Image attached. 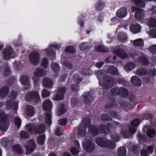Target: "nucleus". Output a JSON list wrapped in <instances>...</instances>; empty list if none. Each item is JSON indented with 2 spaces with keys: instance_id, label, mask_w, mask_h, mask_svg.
<instances>
[{
  "instance_id": "obj_1",
  "label": "nucleus",
  "mask_w": 156,
  "mask_h": 156,
  "mask_svg": "<svg viewBox=\"0 0 156 156\" xmlns=\"http://www.w3.org/2000/svg\"><path fill=\"white\" fill-rule=\"evenodd\" d=\"M45 128L44 125L43 124L35 125L29 123L25 126V129L28 131L31 134L43 133L45 131Z\"/></svg>"
},
{
  "instance_id": "obj_2",
  "label": "nucleus",
  "mask_w": 156,
  "mask_h": 156,
  "mask_svg": "<svg viewBox=\"0 0 156 156\" xmlns=\"http://www.w3.org/2000/svg\"><path fill=\"white\" fill-rule=\"evenodd\" d=\"M83 125H80L79 127L78 131L76 134L79 138L84 137L86 134V126L89 125L90 123V120L88 118H84L83 120Z\"/></svg>"
},
{
  "instance_id": "obj_3",
  "label": "nucleus",
  "mask_w": 156,
  "mask_h": 156,
  "mask_svg": "<svg viewBox=\"0 0 156 156\" xmlns=\"http://www.w3.org/2000/svg\"><path fill=\"white\" fill-rule=\"evenodd\" d=\"M0 129L6 131L9 125L7 115L2 111H0Z\"/></svg>"
},
{
  "instance_id": "obj_4",
  "label": "nucleus",
  "mask_w": 156,
  "mask_h": 156,
  "mask_svg": "<svg viewBox=\"0 0 156 156\" xmlns=\"http://www.w3.org/2000/svg\"><path fill=\"white\" fill-rule=\"evenodd\" d=\"M25 99L27 101H32L37 103L39 101L40 97L38 92L36 90H34L29 92L26 94Z\"/></svg>"
},
{
  "instance_id": "obj_5",
  "label": "nucleus",
  "mask_w": 156,
  "mask_h": 156,
  "mask_svg": "<svg viewBox=\"0 0 156 156\" xmlns=\"http://www.w3.org/2000/svg\"><path fill=\"white\" fill-rule=\"evenodd\" d=\"M28 58L30 62L33 65H37L40 60L39 53L36 51H32L28 55Z\"/></svg>"
},
{
  "instance_id": "obj_6",
  "label": "nucleus",
  "mask_w": 156,
  "mask_h": 156,
  "mask_svg": "<svg viewBox=\"0 0 156 156\" xmlns=\"http://www.w3.org/2000/svg\"><path fill=\"white\" fill-rule=\"evenodd\" d=\"M46 71L41 67L37 68L35 71L34 73V76L33 77V80L35 84L37 83V80L36 77H40L44 76L46 74Z\"/></svg>"
},
{
  "instance_id": "obj_7",
  "label": "nucleus",
  "mask_w": 156,
  "mask_h": 156,
  "mask_svg": "<svg viewBox=\"0 0 156 156\" xmlns=\"http://www.w3.org/2000/svg\"><path fill=\"white\" fill-rule=\"evenodd\" d=\"M2 56L6 59H9L14 57V51L10 47L7 48L3 50L2 53Z\"/></svg>"
},
{
  "instance_id": "obj_8",
  "label": "nucleus",
  "mask_w": 156,
  "mask_h": 156,
  "mask_svg": "<svg viewBox=\"0 0 156 156\" xmlns=\"http://www.w3.org/2000/svg\"><path fill=\"white\" fill-rule=\"evenodd\" d=\"M36 147V144L33 140H30L27 142L26 145L25 146L26 149V154H29L33 151Z\"/></svg>"
},
{
  "instance_id": "obj_9",
  "label": "nucleus",
  "mask_w": 156,
  "mask_h": 156,
  "mask_svg": "<svg viewBox=\"0 0 156 156\" xmlns=\"http://www.w3.org/2000/svg\"><path fill=\"white\" fill-rule=\"evenodd\" d=\"M66 90V88L65 87H60L58 89L57 95L54 98V99L55 101H58L62 99Z\"/></svg>"
},
{
  "instance_id": "obj_10",
  "label": "nucleus",
  "mask_w": 156,
  "mask_h": 156,
  "mask_svg": "<svg viewBox=\"0 0 156 156\" xmlns=\"http://www.w3.org/2000/svg\"><path fill=\"white\" fill-rule=\"evenodd\" d=\"M82 145L84 150L88 152H92L94 151V147L93 143L90 141H84Z\"/></svg>"
},
{
  "instance_id": "obj_11",
  "label": "nucleus",
  "mask_w": 156,
  "mask_h": 156,
  "mask_svg": "<svg viewBox=\"0 0 156 156\" xmlns=\"http://www.w3.org/2000/svg\"><path fill=\"white\" fill-rule=\"evenodd\" d=\"M113 83L112 79L110 77H107L103 84V87L104 88L108 89L111 87Z\"/></svg>"
},
{
  "instance_id": "obj_12",
  "label": "nucleus",
  "mask_w": 156,
  "mask_h": 156,
  "mask_svg": "<svg viewBox=\"0 0 156 156\" xmlns=\"http://www.w3.org/2000/svg\"><path fill=\"white\" fill-rule=\"evenodd\" d=\"M140 123L139 120L138 119H135L131 122V126L129 127L130 132L134 134L136 132V128L134 126L139 125Z\"/></svg>"
},
{
  "instance_id": "obj_13",
  "label": "nucleus",
  "mask_w": 156,
  "mask_h": 156,
  "mask_svg": "<svg viewBox=\"0 0 156 156\" xmlns=\"http://www.w3.org/2000/svg\"><path fill=\"white\" fill-rule=\"evenodd\" d=\"M52 107V103L48 99H46L43 102V108L44 110L50 111Z\"/></svg>"
},
{
  "instance_id": "obj_14",
  "label": "nucleus",
  "mask_w": 156,
  "mask_h": 156,
  "mask_svg": "<svg viewBox=\"0 0 156 156\" xmlns=\"http://www.w3.org/2000/svg\"><path fill=\"white\" fill-rule=\"evenodd\" d=\"M128 37L126 33L120 32L118 34L117 39L121 42L124 43L127 41Z\"/></svg>"
},
{
  "instance_id": "obj_15",
  "label": "nucleus",
  "mask_w": 156,
  "mask_h": 156,
  "mask_svg": "<svg viewBox=\"0 0 156 156\" xmlns=\"http://www.w3.org/2000/svg\"><path fill=\"white\" fill-rule=\"evenodd\" d=\"M43 84L44 87L48 88H51L53 85L52 80L47 77L43 78Z\"/></svg>"
},
{
  "instance_id": "obj_16",
  "label": "nucleus",
  "mask_w": 156,
  "mask_h": 156,
  "mask_svg": "<svg viewBox=\"0 0 156 156\" xmlns=\"http://www.w3.org/2000/svg\"><path fill=\"white\" fill-rule=\"evenodd\" d=\"M115 54L119 56L122 58L124 59L128 57L125 52L122 49L119 48L115 51Z\"/></svg>"
},
{
  "instance_id": "obj_17",
  "label": "nucleus",
  "mask_w": 156,
  "mask_h": 156,
  "mask_svg": "<svg viewBox=\"0 0 156 156\" xmlns=\"http://www.w3.org/2000/svg\"><path fill=\"white\" fill-rule=\"evenodd\" d=\"M25 112L28 116H32L34 113V107L30 105L27 106L26 108Z\"/></svg>"
},
{
  "instance_id": "obj_18",
  "label": "nucleus",
  "mask_w": 156,
  "mask_h": 156,
  "mask_svg": "<svg viewBox=\"0 0 156 156\" xmlns=\"http://www.w3.org/2000/svg\"><path fill=\"white\" fill-rule=\"evenodd\" d=\"M130 30L133 33H137L140 31V26L139 24H132L130 26Z\"/></svg>"
},
{
  "instance_id": "obj_19",
  "label": "nucleus",
  "mask_w": 156,
  "mask_h": 156,
  "mask_svg": "<svg viewBox=\"0 0 156 156\" xmlns=\"http://www.w3.org/2000/svg\"><path fill=\"white\" fill-rule=\"evenodd\" d=\"M83 96L84 101L87 104H90L91 102L93 100V98L91 97L89 92L84 94Z\"/></svg>"
},
{
  "instance_id": "obj_20",
  "label": "nucleus",
  "mask_w": 156,
  "mask_h": 156,
  "mask_svg": "<svg viewBox=\"0 0 156 156\" xmlns=\"http://www.w3.org/2000/svg\"><path fill=\"white\" fill-rule=\"evenodd\" d=\"M127 11L126 8L122 7L119 9L116 13L117 16L120 18H123L126 15Z\"/></svg>"
},
{
  "instance_id": "obj_21",
  "label": "nucleus",
  "mask_w": 156,
  "mask_h": 156,
  "mask_svg": "<svg viewBox=\"0 0 156 156\" xmlns=\"http://www.w3.org/2000/svg\"><path fill=\"white\" fill-rule=\"evenodd\" d=\"M20 82L22 84L28 85L30 84L29 77L27 75H23L20 78Z\"/></svg>"
},
{
  "instance_id": "obj_22",
  "label": "nucleus",
  "mask_w": 156,
  "mask_h": 156,
  "mask_svg": "<svg viewBox=\"0 0 156 156\" xmlns=\"http://www.w3.org/2000/svg\"><path fill=\"white\" fill-rule=\"evenodd\" d=\"M9 92V88L7 86H4L0 89V95L1 97H6Z\"/></svg>"
},
{
  "instance_id": "obj_23",
  "label": "nucleus",
  "mask_w": 156,
  "mask_h": 156,
  "mask_svg": "<svg viewBox=\"0 0 156 156\" xmlns=\"http://www.w3.org/2000/svg\"><path fill=\"white\" fill-rule=\"evenodd\" d=\"M135 17L137 19L141 20L144 16V14L143 9H137L135 14Z\"/></svg>"
},
{
  "instance_id": "obj_24",
  "label": "nucleus",
  "mask_w": 156,
  "mask_h": 156,
  "mask_svg": "<svg viewBox=\"0 0 156 156\" xmlns=\"http://www.w3.org/2000/svg\"><path fill=\"white\" fill-rule=\"evenodd\" d=\"M61 45L57 44H55L49 46V48L46 51V53L47 55H50L51 54H54L53 48L56 49H59Z\"/></svg>"
},
{
  "instance_id": "obj_25",
  "label": "nucleus",
  "mask_w": 156,
  "mask_h": 156,
  "mask_svg": "<svg viewBox=\"0 0 156 156\" xmlns=\"http://www.w3.org/2000/svg\"><path fill=\"white\" fill-rule=\"evenodd\" d=\"M66 112V110L64 109V105L63 104H60L58 105L56 113L57 115L60 116L65 113Z\"/></svg>"
},
{
  "instance_id": "obj_26",
  "label": "nucleus",
  "mask_w": 156,
  "mask_h": 156,
  "mask_svg": "<svg viewBox=\"0 0 156 156\" xmlns=\"http://www.w3.org/2000/svg\"><path fill=\"white\" fill-rule=\"evenodd\" d=\"M138 61L144 65H147L149 63L148 60L144 55L139 56Z\"/></svg>"
},
{
  "instance_id": "obj_27",
  "label": "nucleus",
  "mask_w": 156,
  "mask_h": 156,
  "mask_svg": "<svg viewBox=\"0 0 156 156\" xmlns=\"http://www.w3.org/2000/svg\"><path fill=\"white\" fill-rule=\"evenodd\" d=\"M131 82L134 85L139 87L141 85L140 80L137 76H134L131 78Z\"/></svg>"
},
{
  "instance_id": "obj_28",
  "label": "nucleus",
  "mask_w": 156,
  "mask_h": 156,
  "mask_svg": "<svg viewBox=\"0 0 156 156\" xmlns=\"http://www.w3.org/2000/svg\"><path fill=\"white\" fill-rule=\"evenodd\" d=\"M119 95L123 97H126L129 94L128 90L126 88L123 87L119 88Z\"/></svg>"
},
{
  "instance_id": "obj_29",
  "label": "nucleus",
  "mask_w": 156,
  "mask_h": 156,
  "mask_svg": "<svg viewBox=\"0 0 156 156\" xmlns=\"http://www.w3.org/2000/svg\"><path fill=\"white\" fill-rule=\"evenodd\" d=\"M12 148V151L17 154H21L23 153L21 147L18 145H13Z\"/></svg>"
},
{
  "instance_id": "obj_30",
  "label": "nucleus",
  "mask_w": 156,
  "mask_h": 156,
  "mask_svg": "<svg viewBox=\"0 0 156 156\" xmlns=\"http://www.w3.org/2000/svg\"><path fill=\"white\" fill-rule=\"evenodd\" d=\"M89 132L94 136L97 135L99 133V131L97 128L94 126H90L89 128Z\"/></svg>"
},
{
  "instance_id": "obj_31",
  "label": "nucleus",
  "mask_w": 156,
  "mask_h": 156,
  "mask_svg": "<svg viewBox=\"0 0 156 156\" xmlns=\"http://www.w3.org/2000/svg\"><path fill=\"white\" fill-rule=\"evenodd\" d=\"M108 71L111 74L113 75H117L118 73L117 69L113 66H109Z\"/></svg>"
},
{
  "instance_id": "obj_32",
  "label": "nucleus",
  "mask_w": 156,
  "mask_h": 156,
  "mask_svg": "<svg viewBox=\"0 0 156 156\" xmlns=\"http://www.w3.org/2000/svg\"><path fill=\"white\" fill-rule=\"evenodd\" d=\"M105 141V139L98 137L97 139L96 142L98 145L102 147H104L106 145Z\"/></svg>"
},
{
  "instance_id": "obj_33",
  "label": "nucleus",
  "mask_w": 156,
  "mask_h": 156,
  "mask_svg": "<svg viewBox=\"0 0 156 156\" xmlns=\"http://www.w3.org/2000/svg\"><path fill=\"white\" fill-rule=\"evenodd\" d=\"M126 151L125 148L121 147L118 149L117 154L119 156H125Z\"/></svg>"
},
{
  "instance_id": "obj_34",
  "label": "nucleus",
  "mask_w": 156,
  "mask_h": 156,
  "mask_svg": "<svg viewBox=\"0 0 156 156\" xmlns=\"http://www.w3.org/2000/svg\"><path fill=\"white\" fill-rule=\"evenodd\" d=\"M147 24L150 27H156V19L151 18L148 19L147 21Z\"/></svg>"
},
{
  "instance_id": "obj_35",
  "label": "nucleus",
  "mask_w": 156,
  "mask_h": 156,
  "mask_svg": "<svg viewBox=\"0 0 156 156\" xmlns=\"http://www.w3.org/2000/svg\"><path fill=\"white\" fill-rule=\"evenodd\" d=\"M20 138L22 139H26L29 138L30 135L27 131L22 130L20 133Z\"/></svg>"
},
{
  "instance_id": "obj_36",
  "label": "nucleus",
  "mask_w": 156,
  "mask_h": 156,
  "mask_svg": "<svg viewBox=\"0 0 156 156\" xmlns=\"http://www.w3.org/2000/svg\"><path fill=\"white\" fill-rule=\"evenodd\" d=\"M133 43L135 45L142 47L144 46V43L143 40L141 38L136 39L133 41Z\"/></svg>"
},
{
  "instance_id": "obj_37",
  "label": "nucleus",
  "mask_w": 156,
  "mask_h": 156,
  "mask_svg": "<svg viewBox=\"0 0 156 156\" xmlns=\"http://www.w3.org/2000/svg\"><path fill=\"white\" fill-rule=\"evenodd\" d=\"M105 143L106 145L105 147H107L111 149H114L115 147V144L113 141L106 140Z\"/></svg>"
},
{
  "instance_id": "obj_38",
  "label": "nucleus",
  "mask_w": 156,
  "mask_h": 156,
  "mask_svg": "<svg viewBox=\"0 0 156 156\" xmlns=\"http://www.w3.org/2000/svg\"><path fill=\"white\" fill-rule=\"evenodd\" d=\"M6 106L7 108H11L17 110L18 106V103L17 102L12 103L10 101H8L7 102Z\"/></svg>"
},
{
  "instance_id": "obj_39",
  "label": "nucleus",
  "mask_w": 156,
  "mask_h": 156,
  "mask_svg": "<svg viewBox=\"0 0 156 156\" xmlns=\"http://www.w3.org/2000/svg\"><path fill=\"white\" fill-rule=\"evenodd\" d=\"M96 49L97 51L102 52H107L108 51V49L106 47L101 45L98 46Z\"/></svg>"
},
{
  "instance_id": "obj_40",
  "label": "nucleus",
  "mask_w": 156,
  "mask_h": 156,
  "mask_svg": "<svg viewBox=\"0 0 156 156\" xmlns=\"http://www.w3.org/2000/svg\"><path fill=\"white\" fill-rule=\"evenodd\" d=\"M134 67V64L132 62H130L126 64L124 66V68L126 70L131 71Z\"/></svg>"
},
{
  "instance_id": "obj_41",
  "label": "nucleus",
  "mask_w": 156,
  "mask_h": 156,
  "mask_svg": "<svg viewBox=\"0 0 156 156\" xmlns=\"http://www.w3.org/2000/svg\"><path fill=\"white\" fill-rule=\"evenodd\" d=\"M147 135L150 138L154 137L156 135V132L155 130L153 129H147Z\"/></svg>"
},
{
  "instance_id": "obj_42",
  "label": "nucleus",
  "mask_w": 156,
  "mask_h": 156,
  "mask_svg": "<svg viewBox=\"0 0 156 156\" xmlns=\"http://www.w3.org/2000/svg\"><path fill=\"white\" fill-rule=\"evenodd\" d=\"M104 3L101 1H99L97 3V5L95 7L96 10L99 11H101L104 7Z\"/></svg>"
},
{
  "instance_id": "obj_43",
  "label": "nucleus",
  "mask_w": 156,
  "mask_h": 156,
  "mask_svg": "<svg viewBox=\"0 0 156 156\" xmlns=\"http://www.w3.org/2000/svg\"><path fill=\"white\" fill-rule=\"evenodd\" d=\"M46 123L49 125H51V113H47L46 114Z\"/></svg>"
},
{
  "instance_id": "obj_44",
  "label": "nucleus",
  "mask_w": 156,
  "mask_h": 156,
  "mask_svg": "<svg viewBox=\"0 0 156 156\" xmlns=\"http://www.w3.org/2000/svg\"><path fill=\"white\" fill-rule=\"evenodd\" d=\"M51 68L54 72H57L60 69V67L56 63L53 62L51 65Z\"/></svg>"
},
{
  "instance_id": "obj_45",
  "label": "nucleus",
  "mask_w": 156,
  "mask_h": 156,
  "mask_svg": "<svg viewBox=\"0 0 156 156\" xmlns=\"http://www.w3.org/2000/svg\"><path fill=\"white\" fill-rule=\"evenodd\" d=\"M71 106L73 108H75L76 106H80V104L79 103L77 99L75 98H72L71 100Z\"/></svg>"
},
{
  "instance_id": "obj_46",
  "label": "nucleus",
  "mask_w": 156,
  "mask_h": 156,
  "mask_svg": "<svg viewBox=\"0 0 156 156\" xmlns=\"http://www.w3.org/2000/svg\"><path fill=\"white\" fill-rule=\"evenodd\" d=\"M45 139L44 135L38 136L37 138L38 143L40 145L43 144L44 143Z\"/></svg>"
},
{
  "instance_id": "obj_47",
  "label": "nucleus",
  "mask_w": 156,
  "mask_h": 156,
  "mask_svg": "<svg viewBox=\"0 0 156 156\" xmlns=\"http://www.w3.org/2000/svg\"><path fill=\"white\" fill-rule=\"evenodd\" d=\"M146 73V69L143 68L139 69L136 71V74L140 76H144Z\"/></svg>"
},
{
  "instance_id": "obj_48",
  "label": "nucleus",
  "mask_w": 156,
  "mask_h": 156,
  "mask_svg": "<svg viewBox=\"0 0 156 156\" xmlns=\"http://www.w3.org/2000/svg\"><path fill=\"white\" fill-rule=\"evenodd\" d=\"M65 51L69 53H74L76 51L75 49L72 46H68L65 49Z\"/></svg>"
},
{
  "instance_id": "obj_49",
  "label": "nucleus",
  "mask_w": 156,
  "mask_h": 156,
  "mask_svg": "<svg viewBox=\"0 0 156 156\" xmlns=\"http://www.w3.org/2000/svg\"><path fill=\"white\" fill-rule=\"evenodd\" d=\"M41 95L43 98H46L50 96V92L47 90L44 89L42 90Z\"/></svg>"
},
{
  "instance_id": "obj_50",
  "label": "nucleus",
  "mask_w": 156,
  "mask_h": 156,
  "mask_svg": "<svg viewBox=\"0 0 156 156\" xmlns=\"http://www.w3.org/2000/svg\"><path fill=\"white\" fill-rule=\"evenodd\" d=\"M14 122L15 124L17 126L18 128H19L21 123V121L20 119L18 117H16Z\"/></svg>"
},
{
  "instance_id": "obj_51",
  "label": "nucleus",
  "mask_w": 156,
  "mask_h": 156,
  "mask_svg": "<svg viewBox=\"0 0 156 156\" xmlns=\"http://www.w3.org/2000/svg\"><path fill=\"white\" fill-rule=\"evenodd\" d=\"M48 61L46 58H43L41 62V65L44 68H47L48 65Z\"/></svg>"
},
{
  "instance_id": "obj_52",
  "label": "nucleus",
  "mask_w": 156,
  "mask_h": 156,
  "mask_svg": "<svg viewBox=\"0 0 156 156\" xmlns=\"http://www.w3.org/2000/svg\"><path fill=\"white\" fill-rule=\"evenodd\" d=\"M111 92L114 95H119V88H114L110 90Z\"/></svg>"
},
{
  "instance_id": "obj_53",
  "label": "nucleus",
  "mask_w": 156,
  "mask_h": 156,
  "mask_svg": "<svg viewBox=\"0 0 156 156\" xmlns=\"http://www.w3.org/2000/svg\"><path fill=\"white\" fill-rule=\"evenodd\" d=\"M101 119L102 120H111V118L108 116V115L106 114H103L101 115Z\"/></svg>"
},
{
  "instance_id": "obj_54",
  "label": "nucleus",
  "mask_w": 156,
  "mask_h": 156,
  "mask_svg": "<svg viewBox=\"0 0 156 156\" xmlns=\"http://www.w3.org/2000/svg\"><path fill=\"white\" fill-rule=\"evenodd\" d=\"M70 150L72 154L75 155H77L79 151L78 149H77L73 147H72Z\"/></svg>"
},
{
  "instance_id": "obj_55",
  "label": "nucleus",
  "mask_w": 156,
  "mask_h": 156,
  "mask_svg": "<svg viewBox=\"0 0 156 156\" xmlns=\"http://www.w3.org/2000/svg\"><path fill=\"white\" fill-rule=\"evenodd\" d=\"M10 72L9 67L6 66L4 69L3 74L5 76H7L9 75Z\"/></svg>"
},
{
  "instance_id": "obj_56",
  "label": "nucleus",
  "mask_w": 156,
  "mask_h": 156,
  "mask_svg": "<svg viewBox=\"0 0 156 156\" xmlns=\"http://www.w3.org/2000/svg\"><path fill=\"white\" fill-rule=\"evenodd\" d=\"M149 50L152 54H156V45L151 46L148 48Z\"/></svg>"
},
{
  "instance_id": "obj_57",
  "label": "nucleus",
  "mask_w": 156,
  "mask_h": 156,
  "mask_svg": "<svg viewBox=\"0 0 156 156\" xmlns=\"http://www.w3.org/2000/svg\"><path fill=\"white\" fill-rule=\"evenodd\" d=\"M17 94L16 92L12 91L9 94L10 98L12 100L15 99L16 97Z\"/></svg>"
},
{
  "instance_id": "obj_58",
  "label": "nucleus",
  "mask_w": 156,
  "mask_h": 156,
  "mask_svg": "<svg viewBox=\"0 0 156 156\" xmlns=\"http://www.w3.org/2000/svg\"><path fill=\"white\" fill-rule=\"evenodd\" d=\"M67 122V121L66 119H61L59 120L58 124L60 125H65Z\"/></svg>"
},
{
  "instance_id": "obj_59",
  "label": "nucleus",
  "mask_w": 156,
  "mask_h": 156,
  "mask_svg": "<svg viewBox=\"0 0 156 156\" xmlns=\"http://www.w3.org/2000/svg\"><path fill=\"white\" fill-rule=\"evenodd\" d=\"M110 114L111 116L114 118L119 119L120 118V116L117 113H116L115 111H112L111 112H110Z\"/></svg>"
},
{
  "instance_id": "obj_60",
  "label": "nucleus",
  "mask_w": 156,
  "mask_h": 156,
  "mask_svg": "<svg viewBox=\"0 0 156 156\" xmlns=\"http://www.w3.org/2000/svg\"><path fill=\"white\" fill-rule=\"evenodd\" d=\"M2 144L5 146H7L10 145V142L6 138L3 139L2 141Z\"/></svg>"
},
{
  "instance_id": "obj_61",
  "label": "nucleus",
  "mask_w": 156,
  "mask_h": 156,
  "mask_svg": "<svg viewBox=\"0 0 156 156\" xmlns=\"http://www.w3.org/2000/svg\"><path fill=\"white\" fill-rule=\"evenodd\" d=\"M88 47L87 44V43L82 42L80 45V49L82 51L84 50Z\"/></svg>"
},
{
  "instance_id": "obj_62",
  "label": "nucleus",
  "mask_w": 156,
  "mask_h": 156,
  "mask_svg": "<svg viewBox=\"0 0 156 156\" xmlns=\"http://www.w3.org/2000/svg\"><path fill=\"white\" fill-rule=\"evenodd\" d=\"M132 151L133 152L134 154H137L139 151L138 147L136 145L133 146L132 148Z\"/></svg>"
},
{
  "instance_id": "obj_63",
  "label": "nucleus",
  "mask_w": 156,
  "mask_h": 156,
  "mask_svg": "<svg viewBox=\"0 0 156 156\" xmlns=\"http://www.w3.org/2000/svg\"><path fill=\"white\" fill-rule=\"evenodd\" d=\"M73 80L76 81L78 83L82 80V79L79 77L78 75L76 74L73 75Z\"/></svg>"
},
{
  "instance_id": "obj_64",
  "label": "nucleus",
  "mask_w": 156,
  "mask_h": 156,
  "mask_svg": "<svg viewBox=\"0 0 156 156\" xmlns=\"http://www.w3.org/2000/svg\"><path fill=\"white\" fill-rule=\"evenodd\" d=\"M96 75L98 79L100 80L103 76V71L102 70L98 71L97 72Z\"/></svg>"
}]
</instances>
